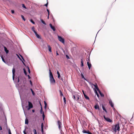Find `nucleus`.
<instances>
[{
  "instance_id": "obj_3",
  "label": "nucleus",
  "mask_w": 134,
  "mask_h": 134,
  "mask_svg": "<svg viewBox=\"0 0 134 134\" xmlns=\"http://www.w3.org/2000/svg\"><path fill=\"white\" fill-rule=\"evenodd\" d=\"M58 40L62 43L64 44L65 42L64 39L59 36H58Z\"/></svg>"
},
{
  "instance_id": "obj_50",
  "label": "nucleus",
  "mask_w": 134,
  "mask_h": 134,
  "mask_svg": "<svg viewBox=\"0 0 134 134\" xmlns=\"http://www.w3.org/2000/svg\"><path fill=\"white\" fill-rule=\"evenodd\" d=\"M23 132H24V134L26 133V130H25H25L23 131Z\"/></svg>"
},
{
  "instance_id": "obj_31",
  "label": "nucleus",
  "mask_w": 134,
  "mask_h": 134,
  "mask_svg": "<svg viewBox=\"0 0 134 134\" xmlns=\"http://www.w3.org/2000/svg\"><path fill=\"white\" fill-rule=\"evenodd\" d=\"M1 58H2V61H3L4 62V63H5V60H4V58H3V56H1Z\"/></svg>"
},
{
  "instance_id": "obj_8",
  "label": "nucleus",
  "mask_w": 134,
  "mask_h": 134,
  "mask_svg": "<svg viewBox=\"0 0 134 134\" xmlns=\"http://www.w3.org/2000/svg\"><path fill=\"white\" fill-rule=\"evenodd\" d=\"M72 97L76 101H77L79 99V96L78 95H76V96L74 95Z\"/></svg>"
},
{
  "instance_id": "obj_11",
  "label": "nucleus",
  "mask_w": 134,
  "mask_h": 134,
  "mask_svg": "<svg viewBox=\"0 0 134 134\" xmlns=\"http://www.w3.org/2000/svg\"><path fill=\"white\" fill-rule=\"evenodd\" d=\"M12 72H13V80L14 79V76H15V68H13L12 69Z\"/></svg>"
},
{
  "instance_id": "obj_51",
  "label": "nucleus",
  "mask_w": 134,
  "mask_h": 134,
  "mask_svg": "<svg viewBox=\"0 0 134 134\" xmlns=\"http://www.w3.org/2000/svg\"><path fill=\"white\" fill-rule=\"evenodd\" d=\"M66 57L68 59H69V57L67 55H66Z\"/></svg>"
},
{
  "instance_id": "obj_23",
  "label": "nucleus",
  "mask_w": 134,
  "mask_h": 134,
  "mask_svg": "<svg viewBox=\"0 0 134 134\" xmlns=\"http://www.w3.org/2000/svg\"><path fill=\"white\" fill-rule=\"evenodd\" d=\"M57 74H58V77L59 79L60 77V74L59 73V72L58 71H57Z\"/></svg>"
},
{
  "instance_id": "obj_10",
  "label": "nucleus",
  "mask_w": 134,
  "mask_h": 134,
  "mask_svg": "<svg viewBox=\"0 0 134 134\" xmlns=\"http://www.w3.org/2000/svg\"><path fill=\"white\" fill-rule=\"evenodd\" d=\"M109 103L110 105L111 106V107H113V108L114 109V104L113 103L111 100V99H110L109 100Z\"/></svg>"
},
{
  "instance_id": "obj_27",
  "label": "nucleus",
  "mask_w": 134,
  "mask_h": 134,
  "mask_svg": "<svg viewBox=\"0 0 134 134\" xmlns=\"http://www.w3.org/2000/svg\"><path fill=\"white\" fill-rule=\"evenodd\" d=\"M81 67H82L83 66V60H82V59H81Z\"/></svg>"
},
{
  "instance_id": "obj_14",
  "label": "nucleus",
  "mask_w": 134,
  "mask_h": 134,
  "mask_svg": "<svg viewBox=\"0 0 134 134\" xmlns=\"http://www.w3.org/2000/svg\"><path fill=\"white\" fill-rule=\"evenodd\" d=\"M94 108L96 109H99V106L98 105H95L94 106Z\"/></svg>"
},
{
  "instance_id": "obj_60",
  "label": "nucleus",
  "mask_w": 134,
  "mask_h": 134,
  "mask_svg": "<svg viewBox=\"0 0 134 134\" xmlns=\"http://www.w3.org/2000/svg\"><path fill=\"white\" fill-rule=\"evenodd\" d=\"M30 90H31V92L32 91H33L32 88H30Z\"/></svg>"
},
{
  "instance_id": "obj_53",
  "label": "nucleus",
  "mask_w": 134,
  "mask_h": 134,
  "mask_svg": "<svg viewBox=\"0 0 134 134\" xmlns=\"http://www.w3.org/2000/svg\"><path fill=\"white\" fill-rule=\"evenodd\" d=\"M28 71H29V73H30V71L29 69V68H28Z\"/></svg>"
},
{
  "instance_id": "obj_5",
  "label": "nucleus",
  "mask_w": 134,
  "mask_h": 134,
  "mask_svg": "<svg viewBox=\"0 0 134 134\" xmlns=\"http://www.w3.org/2000/svg\"><path fill=\"white\" fill-rule=\"evenodd\" d=\"M57 124L59 129L61 131H62V129L61 128V125H62V124L61 122H60L59 120H58V121Z\"/></svg>"
},
{
  "instance_id": "obj_6",
  "label": "nucleus",
  "mask_w": 134,
  "mask_h": 134,
  "mask_svg": "<svg viewBox=\"0 0 134 134\" xmlns=\"http://www.w3.org/2000/svg\"><path fill=\"white\" fill-rule=\"evenodd\" d=\"M28 106L29 107L27 109V110H29L31 108H32L33 107V106L32 103L30 102L29 101L28 102Z\"/></svg>"
},
{
  "instance_id": "obj_19",
  "label": "nucleus",
  "mask_w": 134,
  "mask_h": 134,
  "mask_svg": "<svg viewBox=\"0 0 134 134\" xmlns=\"http://www.w3.org/2000/svg\"><path fill=\"white\" fill-rule=\"evenodd\" d=\"M102 109H103V110H104V111H105L106 113H107V111L106 109H105V107L103 105L102 106Z\"/></svg>"
},
{
  "instance_id": "obj_33",
  "label": "nucleus",
  "mask_w": 134,
  "mask_h": 134,
  "mask_svg": "<svg viewBox=\"0 0 134 134\" xmlns=\"http://www.w3.org/2000/svg\"><path fill=\"white\" fill-rule=\"evenodd\" d=\"M21 17L22 18L23 20L24 21H25V19L24 18V16L23 15H21Z\"/></svg>"
},
{
  "instance_id": "obj_24",
  "label": "nucleus",
  "mask_w": 134,
  "mask_h": 134,
  "mask_svg": "<svg viewBox=\"0 0 134 134\" xmlns=\"http://www.w3.org/2000/svg\"><path fill=\"white\" fill-rule=\"evenodd\" d=\"M40 113L41 114H43V113H44L43 112V111L42 108V107H41V109L40 110Z\"/></svg>"
},
{
  "instance_id": "obj_43",
  "label": "nucleus",
  "mask_w": 134,
  "mask_h": 134,
  "mask_svg": "<svg viewBox=\"0 0 134 134\" xmlns=\"http://www.w3.org/2000/svg\"><path fill=\"white\" fill-rule=\"evenodd\" d=\"M35 30V28L33 26L32 28V31L34 30Z\"/></svg>"
},
{
  "instance_id": "obj_42",
  "label": "nucleus",
  "mask_w": 134,
  "mask_h": 134,
  "mask_svg": "<svg viewBox=\"0 0 134 134\" xmlns=\"http://www.w3.org/2000/svg\"><path fill=\"white\" fill-rule=\"evenodd\" d=\"M8 132H9V134H12L11 132V131L10 129H9V130H8Z\"/></svg>"
},
{
  "instance_id": "obj_30",
  "label": "nucleus",
  "mask_w": 134,
  "mask_h": 134,
  "mask_svg": "<svg viewBox=\"0 0 134 134\" xmlns=\"http://www.w3.org/2000/svg\"><path fill=\"white\" fill-rule=\"evenodd\" d=\"M81 76L82 78H83L85 80L87 81V80L85 78L84 76L82 74H81Z\"/></svg>"
},
{
  "instance_id": "obj_46",
  "label": "nucleus",
  "mask_w": 134,
  "mask_h": 134,
  "mask_svg": "<svg viewBox=\"0 0 134 134\" xmlns=\"http://www.w3.org/2000/svg\"><path fill=\"white\" fill-rule=\"evenodd\" d=\"M82 92L83 93V94L84 95V94H85V93H84V91L83 90H82Z\"/></svg>"
},
{
  "instance_id": "obj_56",
  "label": "nucleus",
  "mask_w": 134,
  "mask_h": 134,
  "mask_svg": "<svg viewBox=\"0 0 134 134\" xmlns=\"http://www.w3.org/2000/svg\"><path fill=\"white\" fill-rule=\"evenodd\" d=\"M32 112H33V113H34V112H35V110H32Z\"/></svg>"
},
{
  "instance_id": "obj_38",
  "label": "nucleus",
  "mask_w": 134,
  "mask_h": 134,
  "mask_svg": "<svg viewBox=\"0 0 134 134\" xmlns=\"http://www.w3.org/2000/svg\"><path fill=\"white\" fill-rule=\"evenodd\" d=\"M22 7L23 8L26 9V8L24 4H22Z\"/></svg>"
},
{
  "instance_id": "obj_40",
  "label": "nucleus",
  "mask_w": 134,
  "mask_h": 134,
  "mask_svg": "<svg viewBox=\"0 0 134 134\" xmlns=\"http://www.w3.org/2000/svg\"><path fill=\"white\" fill-rule=\"evenodd\" d=\"M24 73L25 74V75H26L27 73H26V70H25V69H24Z\"/></svg>"
},
{
  "instance_id": "obj_64",
  "label": "nucleus",
  "mask_w": 134,
  "mask_h": 134,
  "mask_svg": "<svg viewBox=\"0 0 134 134\" xmlns=\"http://www.w3.org/2000/svg\"><path fill=\"white\" fill-rule=\"evenodd\" d=\"M49 14H48V19L49 18Z\"/></svg>"
},
{
  "instance_id": "obj_15",
  "label": "nucleus",
  "mask_w": 134,
  "mask_h": 134,
  "mask_svg": "<svg viewBox=\"0 0 134 134\" xmlns=\"http://www.w3.org/2000/svg\"><path fill=\"white\" fill-rule=\"evenodd\" d=\"M43 123H42L41 124V131L42 133H43Z\"/></svg>"
},
{
  "instance_id": "obj_49",
  "label": "nucleus",
  "mask_w": 134,
  "mask_h": 134,
  "mask_svg": "<svg viewBox=\"0 0 134 134\" xmlns=\"http://www.w3.org/2000/svg\"><path fill=\"white\" fill-rule=\"evenodd\" d=\"M44 105H47V104L46 103V101H44Z\"/></svg>"
},
{
  "instance_id": "obj_52",
  "label": "nucleus",
  "mask_w": 134,
  "mask_h": 134,
  "mask_svg": "<svg viewBox=\"0 0 134 134\" xmlns=\"http://www.w3.org/2000/svg\"><path fill=\"white\" fill-rule=\"evenodd\" d=\"M34 33H35V34L36 35L38 34L36 32H35Z\"/></svg>"
},
{
  "instance_id": "obj_48",
  "label": "nucleus",
  "mask_w": 134,
  "mask_h": 134,
  "mask_svg": "<svg viewBox=\"0 0 134 134\" xmlns=\"http://www.w3.org/2000/svg\"><path fill=\"white\" fill-rule=\"evenodd\" d=\"M11 12L12 13H14V11L13 10H11Z\"/></svg>"
},
{
  "instance_id": "obj_36",
  "label": "nucleus",
  "mask_w": 134,
  "mask_h": 134,
  "mask_svg": "<svg viewBox=\"0 0 134 134\" xmlns=\"http://www.w3.org/2000/svg\"><path fill=\"white\" fill-rule=\"evenodd\" d=\"M42 116L43 118V120H44V118H45V115H44V113H43V114H42Z\"/></svg>"
},
{
  "instance_id": "obj_63",
  "label": "nucleus",
  "mask_w": 134,
  "mask_h": 134,
  "mask_svg": "<svg viewBox=\"0 0 134 134\" xmlns=\"http://www.w3.org/2000/svg\"><path fill=\"white\" fill-rule=\"evenodd\" d=\"M33 31V32H34V33H35V32H36L35 30H34Z\"/></svg>"
},
{
  "instance_id": "obj_57",
  "label": "nucleus",
  "mask_w": 134,
  "mask_h": 134,
  "mask_svg": "<svg viewBox=\"0 0 134 134\" xmlns=\"http://www.w3.org/2000/svg\"><path fill=\"white\" fill-rule=\"evenodd\" d=\"M102 96H101L103 97L104 96V95L103 94H102L101 93Z\"/></svg>"
},
{
  "instance_id": "obj_58",
  "label": "nucleus",
  "mask_w": 134,
  "mask_h": 134,
  "mask_svg": "<svg viewBox=\"0 0 134 134\" xmlns=\"http://www.w3.org/2000/svg\"><path fill=\"white\" fill-rule=\"evenodd\" d=\"M56 54H57V55H59V54H58V53L57 52V53H56Z\"/></svg>"
},
{
  "instance_id": "obj_39",
  "label": "nucleus",
  "mask_w": 134,
  "mask_h": 134,
  "mask_svg": "<svg viewBox=\"0 0 134 134\" xmlns=\"http://www.w3.org/2000/svg\"><path fill=\"white\" fill-rule=\"evenodd\" d=\"M47 12H48V14L49 15V10L48 9H47Z\"/></svg>"
},
{
  "instance_id": "obj_21",
  "label": "nucleus",
  "mask_w": 134,
  "mask_h": 134,
  "mask_svg": "<svg viewBox=\"0 0 134 134\" xmlns=\"http://www.w3.org/2000/svg\"><path fill=\"white\" fill-rule=\"evenodd\" d=\"M82 132L83 133H87V130H83L82 131Z\"/></svg>"
},
{
  "instance_id": "obj_55",
  "label": "nucleus",
  "mask_w": 134,
  "mask_h": 134,
  "mask_svg": "<svg viewBox=\"0 0 134 134\" xmlns=\"http://www.w3.org/2000/svg\"><path fill=\"white\" fill-rule=\"evenodd\" d=\"M28 76L29 79H30L31 78L30 77L29 75H28Z\"/></svg>"
},
{
  "instance_id": "obj_47",
  "label": "nucleus",
  "mask_w": 134,
  "mask_h": 134,
  "mask_svg": "<svg viewBox=\"0 0 134 134\" xmlns=\"http://www.w3.org/2000/svg\"><path fill=\"white\" fill-rule=\"evenodd\" d=\"M20 55V56H21V58H22V59H23V60H24V59L23 58V56H22L21 55Z\"/></svg>"
},
{
  "instance_id": "obj_62",
  "label": "nucleus",
  "mask_w": 134,
  "mask_h": 134,
  "mask_svg": "<svg viewBox=\"0 0 134 134\" xmlns=\"http://www.w3.org/2000/svg\"><path fill=\"white\" fill-rule=\"evenodd\" d=\"M96 92L97 94H98L97 92L96 91Z\"/></svg>"
},
{
  "instance_id": "obj_26",
  "label": "nucleus",
  "mask_w": 134,
  "mask_h": 134,
  "mask_svg": "<svg viewBox=\"0 0 134 134\" xmlns=\"http://www.w3.org/2000/svg\"><path fill=\"white\" fill-rule=\"evenodd\" d=\"M33 131L34 132V134H37L36 130L35 129H34L33 130Z\"/></svg>"
},
{
  "instance_id": "obj_34",
  "label": "nucleus",
  "mask_w": 134,
  "mask_h": 134,
  "mask_svg": "<svg viewBox=\"0 0 134 134\" xmlns=\"http://www.w3.org/2000/svg\"><path fill=\"white\" fill-rule=\"evenodd\" d=\"M87 133L88 134H92V133L90 132L88 130H87Z\"/></svg>"
},
{
  "instance_id": "obj_4",
  "label": "nucleus",
  "mask_w": 134,
  "mask_h": 134,
  "mask_svg": "<svg viewBox=\"0 0 134 134\" xmlns=\"http://www.w3.org/2000/svg\"><path fill=\"white\" fill-rule=\"evenodd\" d=\"M92 85L94 86L95 87V88L99 92L101 96H102L101 94V92L100 91V90L99 89L98 86L97 85L96 83V85H94L93 84H92Z\"/></svg>"
},
{
  "instance_id": "obj_2",
  "label": "nucleus",
  "mask_w": 134,
  "mask_h": 134,
  "mask_svg": "<svg viewBox=\"0 0 134 134\" xmlns=\"http://www.w3.org/2000/svg\"><path fill=\"white\" fill-rule=\"evenodd\" d=\"M49 80L51 83L53 84L55 83V81L54 78L52 73L51 72L50 69H49Z\"/></svg>"
},
{
  "instance_id": "obj_59",
  "label": "nucleus",
  "mask_w": 134,
  "mask_h": 134,
  "mask_svg": "<svg viewBox=\"0 0 134 134\" xmlns=\"http://www.w3.org/2000/svg\"><path fill=\"white\" fill-rule=\"evenodd\" d=\"M0 130H2V127H1H1H0Z\"/></svg>"
},
{
  "instance_id": "obj_20",
  "label": "nucleus",
  "mask_w": 134,
  "mask_h": 134,
  "mask_svg": "<svg viewBox=\"0 0 134 134\" xmlns=\"http://www.w3.org/2000/svg\"><path fill=\"white\" fill-rule=\"evenodd\" d=\"M16 55L21 60L22 62L23 63V64L24 65H25V63L23 62V61H22V60L21 59V58H20V57L19 56V55L17 54H16Z\"/></svg>"
},
{
  "instance_id": "obj_7",
  "label": "nucleus",
  "mask_w": 134,
  "mask_h": 134,
  "mask_svg": "<svg viewBox=\"0 0 134 134\" xmlns=\"http://www.w3.org/2000/svg\"><path fill=\"white\" fill-rule=\"evenodd\" d=\"M103 117L105 120L107 122H112V120L109 118L106 117L104 115V116Z\"/></svg>"
},
{
  "instance_id": "obj_9",
  "label": "nucleus",
  "mask_w": 134,
  "mask_h": 134,
  "mask_svg": "<svg viewBox=\"0 0 134 134\" xmlns=\"http://www.w3.org/2000/svg\"><path fill=\"white\" fill-rule=\"evenodd\" d=\"M23 88L24 90H28L29 89V87L27 85H23Z\"/></svg>"
},
{
  "instance_id": "obj_41",
  "label": "nucleus",
  "mask_w": 134,
  "mask_h": 134,
  "mask_svg": "<svg viewBox=\"0 0 134 134\" xmlns=\"http://www.w3.org/2000/svg\"><path fill=\"white\" fill-rule=\"evenodd\" d=\"M31 92H32V93L33 95L34 96L35 94V93H34V91H32Z\"/></svg>"
},
{
  "instance_id": "obj_29",
  "label": "nucleus",
  "mask_w": 134,
  "mask_h": 134,
  "mask_svg": "<svg viewBox=\"0 0 134 134\" xmlns=\"http://www.w3.org/2000/svg\"><path fill=\"white\" fill-rule=\"evenodd\" d=\"M41 21L42 22V23H43L45 25H46V23H45V22L42 19L41 20Z\"/></svg>"
},
{
  "instance_id": "obj_54",
  "label": "nucleus",
  "mask_w": 134,
  "mask_h": 134,
  "mask_svg": "<svg viewBox=\"0 0 134 134\" xmlns=\"http://www.w3.org/2000/svg\"><path fill=\"white\" fill-rule=\"evenodd\" d=\"M47 105H45L44 107V108L45 109L46 108H47Z\"/></svg>"
},
{
  "instance_id": "obj_37",
  "label": "nucleus",
  "mask_w": 134,
  "mask_h": 134,
  "mask_svg": "<svg viewBox=\"0 0 134 134\" xmlns=\"http://www.w3.org/2000/svg\"><path fill=\"white\" fill-rule=\"evenodd\" d=\"M86 60L87 61H90V58L88 57V58H87L86 59Z\"/></svg>"
},
{
  "instance_id": "obj_61",
  "label": "nucleus",
  "mask_w": 134,
  "mask_h": 134,
  "mask_svg": "<svg viewBox=\"0 0 134 134\" xmlns=\"http://www.w3.org/2000/svg\"><path fill=\"white\" fill-rule=\"evenodd\" d=\"M19 78H18V82H19Z\"/></svg>"
},
{
  "instance_id": "obj_1",
  "label": "nucleus",
  "mask_w": 134,
  "mask_h": 134,
  "mask_svg": "<svg viewBox=\"0 0 134 134\" xmlns=\"http://www.w3.org/2000/svg\"><path fill=\"white\" fill-rule=\"evenodd\" d=\"M112 130L113 132H114L115 133L117 131H119L120 126L119 124H117L114 126H113Z\"/></svg>"
},
{
  "instance_id": "obj_22",
  "label": "nucleus",
  "mask_w": 134,
  "mask_h": 134,
  "mask_svg": "<svg viewBox=\"0 0 134 134\" xmlns=\"http://www.w3.org/2000/svg\"><path fill=\"white\" fill-rule=\"evenodd\" d=\"M59 92H60V96L62 97V96H63V95L62 93V92L61 90H59Z\"/></svg>"
},
{
  "instance_id": "obj_35",
  "label": "nucleus",
  "mask_w": 134,
  "mask_h": 134,
  "mask_svg": "<svg viewBox=\"0 0 134 134\" xmlns=\"http://www.w3.org/2000/svg\"><path fill=\"white\" fill-rule=\"evenodd\" d=\"M30 21L33 24H35V22L32 19L30 20Z\"/></svg>"
},
{
  "instance_id": "obj_12",
  "label": "nucleus",
  "mask_w": 134,
  "mask_h": 134,
  "mask_svg": "<svg viewBox=\"0 0 134 134\" xmlns=\"http://www.w3.org/2000/svg\"><path fill=\"white\" fill-rule=\"evenodd\" d=\"M49 25L51 28L53 30V31H55V29L54 26H53L51 24H49Z\"/></svg>"
},
{
  "instance_id": "obj_16",
  "label": "nucleus",
  "mask_w": 134,
  "mask_h": 134,
  "mask_svg": "<svg viewBox=\"0 0 134 134\" xmlns=\"http://www.w3.org/2000/svg\"><path fill=\"white\" fill-rule=\"evenodd\" d=\"M47 47L48 48L49 51L50 52H52L51 47L49 45H48L47 46Z\"/></svg>"
},
{
  "instance_id": "obj_25",
  "label": "nucleus",
  "mask_w": 134,
  "mask_h": 134,
  "mask_svg": "<svg viewBox=\"0 0 134 134\" xmlns=\"http://www.w3.org/2000/svg\"><path fill=\"white\" fill-rule=\"evenodd\" d=\"M28 124V120L27 119H26L25 120V124Z\"/></svg>"
},
{
  "instance_id": "obj_44",
  "label": "nucleus",
  "mask_w": 134,
  "mask_h": 134,
  "mask_svg": "<svg viewBox=\"0 0 134 134\" xmlns=\"http://www.w3.org/2000/svg\"><path fill=\"white\" fill-rule=\"evenodd\" d=\"M48 5V2H47V3L46 4H45L44 5L46 6V7H47Z\"/></svg>"
},
{
  "instance_id": "obj_18",
  "label": "nucleus",
  "mask_w": 134,
  "mask_h": 134,
  "mask_svg": "<svg viewBox=\"0 0 134 134\" xmlns=\"http://www.w3.org/2000/svg\"><path fill=\"white\" fill-rule=\"evenodd\" d=\"M85 98L86 99L89 100L90 99L89 97L87 96L86 94H84V95Z\"/></svg>"
},
{
  "instance_id": "obj_17",
  "label": "nucleus",
  "mask_w": 134,
  "mask_h": 134,
  "mask_svg": "<svg viewBox=\"0 0 134 134\" xmlns=\"http://www.w3.org/2000/svg\"><path fill=\"white\" fill-rule=\"evenodd\" d=\"M4 51H5V52H6V53L7 54L9 52L8 50L7 49V48L5 47H4Z\"/></svg>"
},
{
  "instance_id": "obj_45",
  "label": "nucleus",
  "mask_w": 134,
  "mask_h": 134,
  "mask_svg": "<svg viewBox=\"0 0 134 134\" xmlns=\"http://www.w3.org/2000/svg\"><path fill=\"white\" fill-rule=\"evenodd\" d=\"M30 82L31 86L32 85V82L31 80L30 81Z\"/></svg>"
},
{
  "instance_id": "obj_32",
  "label": "nucleus",
  "mask_w": 134,
  "mask_h": 134,
  "mask_svg": "<svg viewBox=\"0 0 134 134\" xmlns=\"http://www.w3.org/2000/svg\"><path fill=\"white\" fill-rule=\"evenodd\" d=\"M36 37L38 38H39V39H41V37L40 36H39V35H38V34H37V35H36Z\"/></svg>"
},
{
  "instance_id": "obj_28",
  "label": "nucleus",
  "mask_w": 134,
  "mask_h": 134,
  "mask_svg": "<svg viewBox=\"0 0 134 134\" xmlns=\"http://www.w3.org/2000/svg\"><path fill=\"white\" fill-rule=\"evenodd\" d=\"M63 100L64 101V104L65 103L66 104V100L65 97L63 98Z\"/></svg>"
},
{
  "instance_id": "obj_13",
  "label": "nucleus",
  "mask_w": 134,
  "mask_h": 134,
  "mask_svg": "<svg viewBox=\"0 0 134 134\" xmlns=\"http://www.w3.org/2000/svg\"><path fill=\"white\" fill-rule=\"evenodd\" d=\"M87 64L89 69H90L92 66L91 64L89 63V62L88 61L87 62Z\"/></svg>"
}]
</instances>
